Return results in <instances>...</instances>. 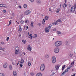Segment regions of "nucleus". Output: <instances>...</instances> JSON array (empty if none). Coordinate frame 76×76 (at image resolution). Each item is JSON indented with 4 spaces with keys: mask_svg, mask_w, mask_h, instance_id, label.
Masks as SVG:
<instances>
[{
    "mask_svg": "<svg viewBox=\"0 0 76 76\" xmlns=\"http://www.w3.org/2000/svg\"><path fill=\"white\" fill-rule=\"evenodd\" d=\"M12 23V22H11V20H10L9 23V25H11Z\"/></svg>",
    "mask_w": 76,
    "mask_h": 76,
    "instance_id": "42",
    "label": "nucleus"
},
{
    "mask_svg": "<svg viewBox=\"0 0 76 76\" xmlns=\"http://www.w3.org/2000/svg\"><path fill=\"white\" fill-rule=\"evenodd\" d=\"M12 64L13 65H16V64L13 62H12Z\"/></svg>",
    "mask_w": 76,
    "mask_h": 76,
    "instance_id": "49",
    "label": "nucleus"
},
{
    "mask_svg": "<svg viewBox=\"0 0 76 76\" xmlns=\"http://www.w3.org/2000/svg\"><path fill=\"white\" fill-rule=\"evenodd\" d=\"M0 7H3L4 8H7V7L5 4H0Z\"/></svg>",
    "mask_w": 76,
    "mask_h": 76,
    "instance_id": "10",
    "label": "nucleus"
},
{
    "mask_svg": "<svg viewBox=\"0 0 76 76\" xmlns=\"http://www.w3.org/2000/svg\"><path fill=\"white\" fill-rule=\"evenodd\" d=\"M32 48H31V47L30 46V45H28V47L27 48V50H28V51H31V49Z\"/></svg>",
    "mask_w": 76,
    "mask_h": 76,
    "instance_id": "11",
    "label": "nucleus"
},
{
    "mask_svg": "<svg viewBox=\"0 0 76 76\" xmlns=\"http://www.w3.org/2000/svg\"><path fill=\"white\" fill-rule=\"evenodd\" d=\"M65 72H69V70H68V69H65V70L64 71Z\"/></svg>",
    "mask_w": 76,
    "mask_h": 76,
    "instance_id": "40",
    "label": "nucleus"
},
{
    "mask_svg": "<svg viewBox=\"0 0 76 76\" xmlns=\"http://www.w3.org/2000/svg\"><path fill=\"white\" fill-rule=\"evenodd\" d=\"M27 22H28V20H26L25 21L26 23H27Z\"/></svg>",
    "mask_w": 76,
    "mask_h": 76,
    "instance_id": "55",
    "label": "nucleus"
},
{
    "mask_svg": "<svg viewBox=\"0 0 76 76\" xmlns=\"http://www.w3.org/2000/svg\"><path fill=\"white\" fill-rule=\"evenodd\" d=\"M7 66V63H5L3 65V67L4 68H6Z\"/></svg>",
    "mask_w": 76,
    "mask_h": 76,
    "instance_id": "15",
    "label": "nucleus"
},
{
    "mask_svg": "<svg viewBox=\"0 0 76 76\" xmlns=\"http://www.w3.org/2000/svg\"><path fill=\"white\" fill-rule=\"evenodd\" d=\"M45 69V66L44 64H42L41 65L40 67V69L41 72H43Z\"/></svg>",
    "mask_w": 76,
    "mask_h": 76,
    "instance_id": "2",
    "label": "nucleus"
},
{
    "mask_svg": "<svg viewBox=\"0 0 76 76\" xmlns=\"http://www.w3.org/2000/svg\"><path fill=\"white\" fill-rule=\"evenodd\" d=\"M49 11H50V12H51V9L50 8H49Z\"/></svg>",
    "mask_w": 76,
    "mask_h": 76,
    "instance_id": "53",
    "label": "nucleus"
},
{
    "mask_svg": "<svg viewBox=\"0 0 76 76\" xmlns=\"http://www.w3.org/2000/svg\"><path fill=\"white\" fill-rule=\"evenodd\" d=\"M9 69L10 70H13V68L12 67V66L11 65H10L9 66Z\"/></svg>",
    "mask_w": 76,
    "mask_h": 76,
    "instance_id": "17",
    "label": "nucleus"
},
{
    "mask_svg": "<svg viewBox=\"0 0 76 76\" xmlns=\"http://www.w3.org/2000/svg\"><path fill=\"white\" fill-rule=\"evenodd\" d=\"M37 36H38L37 35V34H35L33 36V38H37Z\"/></svg>",
    "mask_w": 76,
    "mask_h": 76,
    "instance_id": "21",
    "label": "nucleus"
},
{
    "mask_svg": "<svg viewBox=\"0 0 76 76\" xmlns=\"http://www.w3.org/2000/svg\"><path fill=\"white\" fill-rule=\"evenodd\" d=\"M66 45H68L69 44V42L68 41H66Z\"/></svg>",
    "mask_w": 76,
    "mask_h": 76,
    "instance_id": "35",
    "label": "nucleus"
},
{
    "mask_svg": "<svg viewBox=\"0 0 76 76\" xmlns=\"http://www.w3.org/2000/svg\"><path fill=\"white\" fill-rule=\"evenodd\" d=\"M65 2H66V1H67L66 0H65Z\"/></svg>",
    "mask_w": 76,
    "mask_h": 76,
    "instance_id": "60",
    "label": "nucleus"
},
{
    "mask_svg": "<svg viewBox=\"0 0 76 76\" xmlns=\"http://www.w3.org/2000/svg\"><path fill=\"white\" fill-rule=\"evenodd\" d=\"M73 56V55L72 54H71L69 55V56H70V57H72Z\"/></svg>",
    "mask_w": 76,
    "mask_h": 76,
    "instance_id": "44",
    "label": "nucleus"
},
{
    "mask_svg": "<svg viewBox=\"0 0 76 76\" xmlns=\"http://www.w3.org/2000/svg\"><path fill=\"white\" fill-rule=\"evenodd\" d=\"M45 57L46 58H49V55L47 54L45 56Z\"/></svg>",
    "mask_w": 76,
    "mask_h": 76,
    "instance_id": "22",
    "label": "nucleus"
},
{
    "mask_svg": "<svg viewBox=\"0 0 76 76\" xmlns=\"http://www.w3.org/2000/svg\"><path fill=\"white\" fill-rule=\"evenodd\" d=\"M33 24H34V22L31 21V24L30 25V26L31 28H34V26L33 25Z\"/></svg>",
    "mask_w": 76,
    "mask_h": 76,
    "instance_id": "18",
    "label": "nucleus"
},
{
    "mask_svg": "<svg viewBox=\"0 0 76 76\" xmlns=\"http://www.w3.org/2000/svg\"><path fill=\"white\" fill-rule=\"evenodd\" d=\"M20 23H21V24H23V23H24V21H23V20H21V21L20 22Z\"/></svg>",
    "mask_w": 76,
    "mask_h": 76,
    "instance_id": "36",
    "label": "nucleus"
},
{
    "mask_svg": "<svg viewBox=\"0 0 76 76\" xmlns=\"http://www.w3.org/2000/svg\"><path fill=\"white\" fill-rule=\"evenodd\" d=\"M56 58L54 56H53L52 58V61L53 63L54 64L56 62Z\"/></svg>",
    "mask_w": 76,
    "mask_h": 76,
    "instance_id": "6",
    "label": "nucleus"
},
{
    "mask_svg": "<svg viewBox=\"0 0 76 76\" xmlns=\"http://www.w3.org/2000/svg\"><path fill=\"white\" fill-rule=\"evenodd\" d=\"M1 44H2V45H3V44H4V42H1Z\"/></svg>",
    "mask_w": 76,
    "mask_h": 76,
    "instance_id": "45",
    "label": "nucleus"
},
{
    "mask_svg": "<svg viewBox=\"0 0 76 76\" xmlns=\"http://www.w3.org/2000/svg\"><path fill=\"white\" fill-rule=\"evenodd\" d=\"M53 31H56V29L54 28V29H53Z\"/></svg>",
    "mask_w": 76,
    "mask_h": 76,
    "instance_id": "54",
    "label": "nucleus"
},
{
    "mask_svg": "<svg viewBox=\"0 0 76 76\" xmlns=\"http://www.w3.org/2000/svg\"><path fill=\"white\" fill-rule=\"evenodd\" d=\"M66 66V65H64V66H62V70H64V69L65 67Z\"/></svg>",
    "mask_w": 76,
    "mask_h": 76,
    "instance_id": "29",
    "label": "nucleus"
},
{
    "mask_svg": "<svg viewBox=\"0 0 76 76\" xmlns=\"http://www.w3.org/2000/svg\"><path fill=\"white\" fill-rule=\"evenodd\" d=\"M9 37H7V41H8V40H9Z\"/></svg>",
    "mask_w": 76,
    "mask_h": 76,
    "instance_id": "46",
    "label": "nucleus"
},
{
    "mask_svg": "<svg viewBox=\"0 0 76 76\" xmlns=\"http://www.w3.org/2000/svg\"><path fill=\"white\" fill-rule=\"evenodd\" d=\"M42 76V74L41 72L39 73H37L36 76Z\"/></svg>",
    "mask_w": 76,
    "mask_h": 76,
    "instance_id": "13",
    "label": "nucleus"
},
{
    "mask_svg": "<svg viewBox=\"0 0 76 76\" xmlns=\"http://www.w3.org/2000/svg\"><path fill=\"white\" fill-rule=\"evenodd\" d=\"M29 32L28 33V35H29Z\"/></svg>",
    "mask_w": 76,
    "mask_h": 76,
    "instance_id": "63",
    "label": "nucleus"
},
{
    "mask_svg": "<svg viewBox=\"0 0 76 76\" xmlns=\"http://www.w3.org/2000/svg\"><path fill=\"white\" fill-rule=\"evenodd\" d=\"M65 72H65V71H64L62 73L63 75H64V73H66Z\"/></svg>",
    "mask_w": 76,
    "mask_h": 76,
    "instance_id": "51",
    "label": "nucleus"
},
{
    "mask_svg": "<svg viewBox=\"0 0 76 76\" xmlns=\"http://www.w3.org/2000/svg\"><path fill=\"white\" fill-rule=\"evenodd\" d=\"M75 76V74H74L73 75H72L71 76Z\"/></svg>",
    "mask_w": 76,
    "mask_h": 76,
    "instance_id": "56",
    "label": "nucleus"
},
{
    "mask_svg": "<svg viewBox=\"0 0 76 76\" xmlns=\"http://www.w3.org/2000/svg\"><path fill=\"white\" fill-rule=\"evenodd\" d=\"M19 48L18 47H16L15 48V54L16 55H17V54H18V53H19Z\"/></svg>",
    "mask_w": 76,
    "mask_h": 76,
    "instance_id": "5",
    "label": "nucleus"
},
{
    "mask_svg": "<svg viewBox=\"0 0 76 76\" xmlns=\"http://www.w3.org/2000/svg\"><path fill=\"white\" fill-rule=\"evenodd\" d=\"M74 53L75 54H76V53L74 51Z\"/></svg>",
    "mask_w": 76,
    "mask_h": 76,
    "instance_id": "62",
    "label": "nucleus"
},
{
    "mask_svg": "<svg viewBox=\"0 0 76 76\" xmlns=\"http://www.w3.org/2000/svg\"><path fill=\"white\" fill-rule=\"evenodd\" d=\"M60 51V48H56L54 50V52L56 53H58Z\"/></svg>",
    "mask_w": 76,
    "mask_h": 76,
    "instance_id": "8",
    "label": "nucleus"
},
{
    "mask_svg": "<svg viewBox=\"0 0 76 76\" xmlns=\"http://www.w3.org/2000/svg\"><path fill=\"white\" fill-rule=\"evenodd\" d=\"M74 61H73L72 62V63H71V66H73V65L74 64Z\"/></svg>",
    "mask_w": 76,
    "mask_h": 76,
    "instance_id": "38",
    "label": "nucleus"
},
{
    "mask_svg": "<svg viewBox=\"0 0 76 76\" xmlns=\"http://www.w3.org/2000/svg\"><path fill=\"white\" fill-rule=\"evenodd\" d=\"M24 8L26 9L27 7V5L26 4H24L23 5Z\"/></svg>",
    "mask_w": 76,
    "mask_h": 76,
    "instance_id": "26",
    "label": "nucleus"
},
{
    "mask_svg": "<svg viewBox=\"0 0 76 76\" xmlns=\"http://www.w3.org/2000/svg\"><path fill=\"white\" fill-rule=\"evenodd\" d=\"M37 2L38 4H41V1L39 0H38L37 1Z\"/></svg>",
    "mask_w": 76,
    "mask_h": 76,
    "instance_id": "20",
    "label": "nucleus"
},
{
    "mask_svg": "<svg viewBox=\"0 0 76 76\" xmlns=\"http://www.w3.org/2000/svg\"><path fill=\"white\" fill-rule=\"evenodd\" d=\"M18 23V24H19V23L18 22V23Z\"/></svg>",
    "mask_w": 76,
    "mask_h": 76,
    "instance_id": "61",
    "label": "nucleus"
},
{
    "mask_svg": "<svg viewBox=\"0 0 76 76\" xmlns=\"http://www.w3.org/2000/svg\"><path fill=\"white\" fill-rule=\"evenodd\" d=\"M19 61L18 62V64H17V65H18L19 64Z\"/></svg>",
    "mask_w": 76,
    "mask_h": 76,
    "instance_id": "57",
    "label": "nucleus"
},
{
    "mask_svg": "<svg viewBox=\"0 0 76 76\" xmlns=\"http://www.w3.org/2000/svg\"><path fill=\"white\" fill-rule=\"evenodd\" d=\"M28 26H26V28H27V29H28Z\"/></svg>",
    "mask_w": 76,
    "mask_h": 76,
    "instance_id": "58",
    "label": "nucleus"
},
{
    "mask_svg": "<svg viewBox=\"0 0 76 76\" xmlns=\"http://www.w3.org/2000/svg\"><path fill=\"white\" fill-rule=\"evenodd\" d=\"M31 13V11L29 10H26L24 12V15H28Z\"/></svg>",
    "mask_w": 76,
    "mask_h": 76,
    "instance_id": "7",
    "label": "nucleus"
},
{
    "mask_svg": "<svg viewBox=\"0 0 76 76\" xmlns=\"http://www.w3.org/2000/svg\"><path fill=\"white\" fill-rule=\"evenodd\" d=\"M4 74L3 73H0V76H4Z\"/></svg>",
    "mask_w": 76,
    "mask_h": 76,
    "instance_id": "27",
    "label": "nucleus"
},
{
    "mask_svg": "<svg viewBox=\"0 0 76 76\" xmlns=\"http://www.w3.org/2000/svg\"><path fill=\"white\" fill-rule=\"evenodd\" d=\"M19 37H21V34H20Z\"/></svg>",
    "mask_w": 76,
    "mask_h": 76,
    "instance_id": "59",
    "label": "nucleus"
},
{
    "mask_svg": "<svg viewBox=\"0 0 76 76\" xmlns=\"http://www.w3.org/2000/svg\"><path fill=\"white\" fill-rule=\"evenodd\" d=\"M32 35L31 34H30L29 35V37H29V38H31V39H32V38H33V37L32 36Z\"/></svg>",
    "mask_w": 76,
    "mask_h": 76,
    "instance_id": "24",
    "label": "nucleus"
},
{
    "mask_svg": "<svg viewBox=\"0 0 76 76\" xmlns=\"http://www.w3.org/2000/svg\"><path fill=\"white\" fill-rule=\"evenodd\" d=\"M22 42L23 44H25L26 42V41L25 40H23L22 41Z\"/></svg>",
    "mask_w": 76,
    "mask_h": 76,
    "instance_id": "33",
    "label": "nucleus"
},
{
    "mask_svg": "<svg viewBox=\"0 0 76 76\" xmlns=\"http://www.w3.org/2000/svg\"><path fill=\"white\" fill-rule=\"evenodd\" d=\"M49 17L48 16H46L45 17V20H47L48 19Z\"/></svg>",
    "mask_w": 76,
    "mask_h": 76,
    "instance_id": "25",
    "label": "nucleus"
},
{
    "mask_svg": "<svg viewBox=\"0 0 76 76\" xmlns=\"http://www.w3.org/2000/svg\"><path fill=\"white\" fill-rule=\"evenodd\" d=\"M62 44L63 42L61 41H57L55 42V47H60Z\"/></svg>",
    "mask_w": 76,
    "mask_h": 76,
    "instance_id": "1",
    "label": "nucleus"
},
{
    "mask_svg": "<svg viewBox=\"0 0 76 76\" xmlns=\"http://www.w3.org/2000/svg\"><path fill=\"white\" fill-rule=\"evenodd\" d=\"M60 10V9L59 8L57 10H56V13H59Z\"/></svg>",
    "mask_w": 76,
    "mask_h": 76,
    "instance_id": "31",
    "label": "nucleus"
},
{
    "mask_svg": "<svg viewBox=\"0 0 76 76\" xmlns=\"http://www.w3.org/2000/svg\"><path fill=\"white\" fill-rule=\"evenodd\" d=\"M31 75V76H33L34 75V72H31L30 73Z\"/></svg>",
    "mask_w": 76,
    "mask_h": 76,
    "instance_id": "37",
    "label": "nucleus"
},
{
    "mask_svg": "<svg viewBox=\"0 0 76 76\" xmlns=\"http://www.w3.org/2000/svg\"><path fill=\"white\" fill-rule=\"evenodd\" d=\"M19 28L18 31L19 32H20L22 31V27H21V26H19Z\"/></svg>",
    "mask_w": 76,
    "mask_h": 76,
    "instance_id": "12",
    "label": "nucleus"
},
{
    "mask_svg": "<svg viewBox=\"0 0 76 76\" xmlns=\"http://www.w3.org/2000/svg\"><path fill=\"white\" fill-rule=\"evenodd\" d=\"M18 7L19 9H22V7H21V6H20V5Z\"/></svg>",
    "mask_w": 76,
    "mask_h": 76,
    "instance_id": "39",
    "label": "nucleus"
},
{
    "mask_svg": "<svg viewBox=\"0 0 76 76\" xmlns=\"http://www.w3.org/2000/svg\"><path fill=\"white\" fill-rule=\"evenodd\" d=\"M28 65L29 66H31V62H28Z\"/></svg>",
    "mask_w": 76,
    "mask_h": 76,
    "instance_id": "34",
    "label": "nucleus"
},
{
    "mask_svg": "<svg viewBox=\"0 0 76 76\" xmlns=\"http://www.w3.org/2000/svg\"><path fill=\"white\" fill-rule=\"evenodd\" d=\"M24 63V60L23 59H21L20 62V64H23Z\"/></svg>",
    "mask_w": 76,
    "mask_h": 76,
    "instance_id": "19",
    "label": "nucleus"
},
{
    "mask_svg": "<svg viewBox=\"0 0 76 76\" xmlns=\"http://www.w3.org/2000/svg\"><path fill=\"white\" fill-rule=\"evenodd\" d=\"M56 33L58 34V35H59V34H61V32L57 31L56 32Z\"/></svg>",
    "mask_w": 76,
    "mask_h": 76,
    "instance_id": "32",
    "label": "nucleus"
},
{
    "mask_svg": "<svg viewBox=\"0 0 76 76\" xmlns=\"http://www.w3.org/2000/svg\"><path fill=\"white\" fill-rule=\"evenodd\" d=\"M20 65L21 67V68L22 67V66H23V65L22 64H20Z\"/></svg>",
    "mask_w": 76,
    "mask_h": 76,
    "instance_id": "48",
    "label": "nucleus"
},
{
    "mask_svg": "<svg viewBox=\"0 0 76 76\" xmlns=\"http://www.w3.org/2000/svg\"><path fill=\"white\" fill-rule=\"evenodd\" d=\"M45 19H43V20L42 21V24L43 25H44L45 24Z\"/></svg>",
    "mask_w": 76,
    "mask_h": 76,
    "instance_id": "30",
    "label": "nucleus"
},
{
    "mask_svg": "<svg viewBox=\"0 0 76 76\" xmlns=\"http://www.w3.org/2000/svg\"><path fill=\"white\" fill-rule=\"evenodd\" d=\"M51 25H49L48 27L46 28L45 29V32H49V29H50L51 28Z\"/></svg>",
    "mask_w": 76,
    "mask_h": 76,
    "instance_id": "4",
    "label": "nucleus"
},
{
    "mask_svg": "<svg viewBox=\"0 0 76 76\" xmlns=\"http://www.w3.org/2000/svg\"><path fill=\"white\" fill-rule=\"evenodd\" d=\"M63 7H64V8H65L66 7H67V4H66V3H65V4L63 5Z\"/></svg>",
    "mask_w": 76,
    "mask_h": 76,
    "instance_id": "23",
    "label": "nucleus"
},
{
    "mask_svg": "<svg viewBox=\"0 0 76 76\" xmlns=\"http://www.w3.org/2000/svg\"><path fill=\"white\" fill-rule=\"evenodd\" d=\"M72 67V66H70L69 67H68L67 68V69H68H68H71Z\"/></svg>",
    "mask_w": 76,
    "mask_h": 76,
    "instance_id": "41",
    "label": "nucleus"
},
{
    "mask_svg": "<svg viewBox=\"0 0 76 76\" xmlns=\"http://www.w3.org/2000/svg\"><path fill=\"white\" fill-rule=\"evenodd\" d=\"M60 67V65H57L55 66V67L56 70H58V69H59V67Z\"/></svg>",
    "mask_w": 76,
    "mask_h": 76,
    "instance_id": "16",
    "label": "nucleus"
},
{
    "mask_svg": "<svg viewBox=\"0 0 76 76\" xmlns=\"http://www.w3.org/2000/svg\"><path fill=\"white\" fill-rule=\"evenodd\" d=\"M38 25H39V26H40V25H41V23H39Z\"/></svg>",
    "mask_w": 76,
    "mask_h": 76,
    "instance_id": "50",
    "label": "nucleus"
},
{
    "mask_svg": "<svg viewBox=\"0 0 76 76\" xmlns=\"http://www.w3.org/2000/svg\"><path fill=\"white\" fill-rule=\"evenodd\" d=\"M13 76H17V73L15 71H14L13 72Z\"/></svg>",
    "mask_w": 76,
    "mask_h": 76,
    "instance_id": "14",
    "label": "nucleus"
},
{
    "mask_svg": "<svg viewBox=\"0 0 76 76\" xmlns=\"http://www.w3.org/2000/svg\"><path fill=\"white\" fill-rule=\"evenodd\" d=\"M0 50L3 51L4 50V48H2V47L0 46Z\"/></svg>",
    "mask_w": 76,
    "mask_h": 76,
    "instance_id": "28",
    "label": "nucleus"
},
{
    "mask_svg": "<svg viewBox=\"0 0 76 76\" xmlns=\"http://www.w3.org/2000/svg\"><path fill=\"white\" fill-rule=\"evenodd\" d=\"M57 22H61V20L60 19L56 21V22L53 23V25H57Z\"/></svg>",
    "mask_w": 76,
    "mask_h": 76,
    "instance_id": "9",
    "label": "nucleus"
},
{
    "mask_svg": "<svg viewBox=\"0 0 76 76\" xmlns=\"http://www.w3.org/2000/svg\"><path fill=\"white\" fill-rule=\"evenodd\" d=\"M50 76H53V75H51Z\"/></svg>",
    "mask_w": 76,
    "mask_h": 76,
    "instance_id": "64",
    "label": "nucleus"
},
{
    "mask_svg": "<svg viewBox=\"0 0 76 76\" xmlns=\"http://www.w3.org/2000/svg\"><path fill=\"white\" fill-rule=\"evenodd\" d=\"M76 9V4H75L74 6H72L71 8V10L70 11L71 13L75 11Z\"/></svg>",
    "mask_w": 76,
    "mask_h": 76,
    "instance_id": "3",
    "label": "nucleus"
},
{
    "mask_svg": "<svg viewBox=\"0 0 76 76\" xmlns=\"http://www.w3.org/2000/svg\"><path fill=\"white\" fill-rule=\"evenodd\" d=\"M3 12H4V13H6V10H3Z\"/></svg>",
    "mask_w": 76,
    "mask_h": 76,
    "instance_id": "47",
    "label": "nucleus"
},
{
    "mask_svg": "<svg viewBox=\"0 0 76 76\" xmlns=\"http://www.w3.org/2000/svg\"><path fill=\"white\" fill-rule=\"evenodd\" d=\"M34 0H30L29 1L31 2L32 3L34 2Z\"/></svg>",
    "mask_w": 76,
    "mask_h": 76,
    "instance_id": "43",
    "label": "nucleus"
},
{
    "mask_svg": "<svg viewBox=\"0 0 76 76\" xmlns=\"http://www.w3.org/2000/svg\"><path fill=\"white\" fill-rule=\"evenodd\" d=\"M23 54H24V55H25V52H23Z\"/></svg>",
    "mask_w": 76,
    "mask_h": 76,
    "instance_id": "52",
    "label": "nucleus"
}]
</instances>
